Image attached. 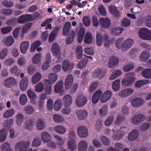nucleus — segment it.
Returning <instances> with one entry per match:
<instances>
[{
    "label": "nucleus",
    "mask_w": 151,
    "mask_h": 151,
    "mask_svg": "<svg viewBox=\"0 0 151 151\" xmlns=\"http://www.w3.org/2000/svg\"><path fill=\"white\" fill-rule=\"evenodd\" d=\"M134 75V72L129 73L126 74V77L122 80V85L124 86L127 87L131 85L135 81Z\"/></svg>",
    "instance_id": "1"
},
{
    "label": "nucleus",
    "mask_w": 151,
    "mask_h": 151,
    "mask_svg": "<svg viewBox=\"0 0 151 151\" xmlns=\"http://www.w3.org/2000/svg\"><path fill=\"white\" fill-rule=\"evenodd\" d=\"M30 142L29 141H22L17 143L14 149L16 151H26L29 147Z\"/></svg>",
    "instance_id": "2"
},
{
    "label": "nucleus",
    "mask_w": 151,
    "mask_h": 151,
    "mask_svg": "<svg viewBox=\"0 0 151 151\" xmlns=\"http://www.w3.org/2000/svg\"><path fill=\"white\" fill-rule=\"evenodd\" d=\"M139 36L142 39L146 40H151V32L148 29L143 28L139 31Z\"/></svg>",
    "instance_id": "3"
},
{
    "label": "nucleus",
    "mask_w": 151,
    "mask_h": 151,
    "mask_svg": "<svg viewBox=\"0 0 151 151\" xmlns=\"http://www.w3.org/2000/svg\"><path fill=\"white\" fill-rule=\"evenodd\" d=\"M52 55L55 56L59 61L61 60V52L60 47L56 42H55L52 45L51 48Z\"/></svg>",
    "instance_id": "4"
},
{
    "label": "nucleus",
    "mask_w": 151,
    "mask_h": 151,
    "mask_svg": "<svg viewBox=\"0 0 151 151\" xmlns=\"http://www.w3.org/2000/svg\"><path fill=\"white\" fill-rule=\"evenodd\" d=\"M146 118L145 115L143 114H137L132 117L131 119V122L136 125H138L144 121Z\"/></svg>",
    "instance_id": "5"
},
{
    "label": "nucleus",
    "mask_w": 151,
    "mask_h": 151,
    "mask_svg": "<svg viewBox=\"0 0 151 151\" xmlns=\"http://www.w3.org/2000/svg\"><path fill=\"white\" fill-rule=\"evenodd\" d=\"M47 79H45L44 80V83L45 86L52 84L54 83L58 79V75L55 73H51L48 75Z\"/></svg>",
    "instance_id": "6"
},
{
    "label": "nucleus",
    "mask_w": 151,
    "mask_h": 151,
    "mask_svg": "<svg viewBox=\"0 0 151 151\" xmlns=\"http://www.w3.org/2000/svg\"><path fill=\"white\" fill-rule=\"evenodd\" d=\"M87 102L86 97L83 95H80L77 98L75 102L76 106L79 107H81L86 105Z\"/></svg>",
    "instance_id": "7"
},
{
    "label": "nucleus",
    "mask_w": 151,
    "mask_h": 151,
    "mask_svg": "<svg viewBox=\"0 0 151 151\" xmlns=\"http://www.w3.org/2000/svg\"><path fill=\"white\" fill-rule=\"evenodd\" d=\"M77 133L78 135L81 138H85L88 135V130L84 126H80L78 128Z\"/></svg>",
    "instance_id": "8"
},
{
    "label": "nucleus",
    "mask_w": 151,
    "mask_h": 151,
    "mask_svg": "<svg viewBox=\"0 0 151 151\" xmlns=\"http://www.w3.org/2000/svg\"><path fill=\"white\" fill-rule=\"evenodd\" d=\"M134 92V90L131 88H127L120 91L118 95L120 97L126 98L131 95Z\"/></svg>",
    "instance_id": "9"
},
{
    "label": "nucleus",
    "mask_w": 151,
    "mask_h": 151,
    "mask_svg": "<svg viewBox=\"0 0 151 151\" xmlns=\"http://www.w3.org/2000/svg\"><path fill=\"white\" fill-rule=\"evenodd\" d=\"M112 131L113 132L112 138L114 140L116 141H118L121 139L124 134V132L121 130L114 131L112 129Z\"/></svg>",
    "instance_id": "10"
},
{
    "label": "nucleus",
    "mask_w": 151,
    "mask_h": 151,
    "mask_svg": "<svg viewBox=\"0 0 151 151\" xmlns=\"http://www.w3.org/2000/svg\"><path fill=\"white\" fill-rule=\"evenodd\" d=\"M112 92L111 91L108 90L105 91L102 94L101 99V102L105 103L109 101L111 98Z\"/></svg>",
    "instance_id": "11"
},
{
    "label": "nucleus",
    "mask_w": 151,
    "mask_h": 151,
    "mask_svg": "<svg viewBox=\"0 0 151 151\" xmlns=\"http://www.w3.org/2000/svg\"><path fill=\"white\" fill-rule=\"evenodd\" d=\"M76 114L78 119L83 120L87 118L88 113L85 110L80 109L76 111Z\"/></svg>",
    "instance_id": "12"
},
{
    "label": "nucleus",
    "mask_w": 151,
    "mask_h": 151,
    "mask_svg": "<svg viewBox=\"0 0 151 151\" xmlns=\"http://www.w3.org/2000/svg\"><path fill=\"white\" fill-rule=\"evenodd\" d=\"M73 67V64L68 60H64L63 63L62 68L64 71H68L71 70Z\"/></svg>",
    "instance_id": "13"
},
{
    "label": "nucleus",
    "mask_w": 151,
    "mask_h": 151,
    "mask_svg": "<svg viewBox=\"0 0 151 151\" xmlns=\"http://www.w3.org/2000/svg\"><path fill=\"white\" fill-rule=\"evenodd\" d=\"M100 24L103 28L106 29L108 28L110 25L111 22L110 19L107 17H101L100 18Z\"/></svg>",
    "instance_id": "14"
},
{
    "label": "nucleus",
    "mask_w": 151,
    "mask_h": 151,
    "mask_svg": "<svg viewBox=\"0 0 151 151\" xmlns=\"http://www.w3.org/2000/svg\"><path fill=\"white\" fill-rule=\"evenodd\" d=\"M134 43L133 40L131 38H128L124 41L122 50L125 51L129 49Z\"/></svg>",
    "instance_id": "15"
},
{
    "label": "nucleus",
    "mask_w": 151,
    "mask_h": 151,
    "mask_svg": "<svg viewBox=\"0 0 151 151\" xmlns=\"http://www.w3.org/2000/svg\"><path fill=\"white\" fill-rule=\"evenodd\" d=\"M62 101L64 106H69L72 104L73 99L71 95L67 94L63 97Z\"/></svg>",
    "instance_id": "16"
},
{
    "label": "nucleus",
    "mask_w": 151,
    "mask_h": 151,
    "mask_svg": "<svg viewBox=\"0 0 151 151\" xmlns=\"http://www.w3.org/2000/svg\"><path fill=\"white\" fill-rule=\"evenodd\" d=\"M144 103V100L140 98H137L131 101V104L133 106L137 107L142 105Z\"/></svg>",
    "instance_id": "17"
},
{
    "label": "nucleus",
    "mask_w": 151,
    "mask_h": 151,
    "mask_svg": "<svg viewBox=\"0 0 151 151\" xmlns=\"http://www.w3.org/2000/svg\"><path fill=\"white\" fill-rule=\"evenodd\" d=\"M119 63V60L116 57L113 56L111 57L108 62V66L109 68H113L116 66Z\"/></svg>",
    "instance_id": "18"
},
{
    "label": "nucleus",
    "mask_w": 151,
    "mask_h": 151,
    "mask_svg": "<svg viewBox=\"0 0 151 151\" xmlns=\"http://www.w3.org/2000/svg\"><path fill=\"white\" fill-rule=\"evenodd\" d=\"M73 81V78L72 75H68L65 79V85L66 89H69L72 86Z\"/></svg>",
    "instance_id": "19"
},
{
    "label": "nucleus",
    "mask_w": 151,
    "mask_h": 151,
    "mask_svg": "<svg viewBox=\"0 0 151 151\" xmlns=\"http://www.w3.org/2000/svg\"><path fill=\"white\" fill-rule=\"evenodd\" d=\"M139 135V132L137 130H133L129 134L128 139L129 141H134L138 138Z\"/></svg>",
    "instance_id": "20"
},
{
    "label": "nucleus",
    "mask_w": 151,
    "mask_h": 151,
    "mask_svg": "<svg viewBox=\"0 0 151 151\" xmlns=\"http://www.w3.org/2000/svg\"><path fill=\"white\" fill-rule=\"evenodd\" d=\"M29 43L27 41L22 42L20 45V49L21 52L25 54L29 47Z\"/></svg>",
    "instance_id": "21"
},
{
    "label": "nucleus",
    "mask_w": 151,
    "mask_h": 151,
    "mask_svg": "<svg viewBox=\"0 0 151 151\" xmlns=\"http://www.w3.org/2000/svg\"><path fill=\"white\" fill-rule=\"evenodd\" d=\"M105 73L100 68L95 70L93 74V76L95 78H98L100 79L103 78L105 76Z\"/></svg>",
    "instance_id": "22"
},
{
    "label": "nucleus",
    "mask_w": 151,
    "mask_h": 151,
    "mask_svg": "<svg viewBox=\"0 0 151 151\" xmlns=\"http://www.w3.org/2000/svg\"><path fill=\"white\" fill-rule=\"evenodd\" d=\"M42 56V55L41 53L36 54L32 59V63L34 64L40 65L41 64Z\"/></svg>",
    "instance_id": "23"
},
{
    "label": "nucleus",
    "mask_w": 151,
    "mask_h": 151,
    "mask_svg": "<svg viewBox=\"0 0 151 151\" xmlns=\"http://www.w3.org/2000/svg\"><path fill=\"white\" fill-rule=\"evenodd\" d=\"M150 52L148 51H143L139 56L140 60L145 62L147 61L150 58Z\"/></svg>",
    "instance_id": "24"
},
{
    "label": "nucleus",
    "mask_w": 151,
    "mask_h": 151,
    "mask_svg": "<svg viewBox=\"0 0 151 151\" xmlns=\"http://www.w3.org/2000/svg\"><path fill=\"white\" fill-rule=\"evenodd\" d=\"M28 85V79L25 77L22 79L20 83V88L22 91H25L27 89Z\"/></svg>",
    "instance_id": "25"
},
{
    "label": "nucleus",
    "mask_w": 151,
    "mask_h": 151,
    "mask_svg": "<svg viewBox=\"0 0 151 151\" xmlns=\"http://www.w3.org/2000/svg\"><path fill=\"white\" fill-rule=\"evenodd\" d=\"M102 94V92L101 90H98L96 91L93 94L92 98V102L94 104L98 102L100 99L101 96Z\"/></svg>",
    "instance_id": "26"
},
{
    "label": "nucleus",
    "mask_w": 151,
    "mask_h": 151,
    "mask_svg": "<svg viewBox=\"0 0 151 151\" xmlns=\"http://www.w3.org/2000/svg\"><path fill=\"white\" fill-rule=\"evenodd\" d=\"M16 80L13 77H9L6 79L4 81V85L6 87H11L15 85Z\"/></svg>",
    "instance_id": "27"
},
{
    "label": "nucleus",
    "mask_w": 151,
    "mask_h": 151,
    "mask_svg": "<svg viewBox=\"0 0 151 151\" xmlns=\"http://www.w3.org/2000/svg\"><path fill=\"white\" fill-rule=\"evenodd\" d=\"M41 139L42 142L47 143L50 141L51 139V137L50 134L46 132H44L41 134Z\"/></svg>",
    "instance_id": "28"
},
{
    "label": "nucleus",
    "mask_w": 151,
    "mask_h": 151,
    "mask_svg": "<svg viewBox=\"0 0 151 151\" xmlns=\"http://www.w3.org/2000/svg\"><path fill=\"white\" fill-rule=\"evenodd\" d=\"M29 14L23 15L20 16L17 19V22L20 24H24L27 21H30Z\"/></svg>",
    "instance_id": "29"
},
{
    "label": "nucleus",
    "mask_w": 151,
    "mask_h": 151,
    "mask_svg": "<svg viewBox=\"0 0 151 151\" xmlns=\"http://www.w3.org/2000/svg\"><path fill=\"white\" fill-rule=\"evenodd\" d=\"M88 144L85 140L80 141L78 145V151H86L88 147Z\"/></svg>",
    "instance_id": "30"
},
{
    "label": "nucleus",
    "mask_w": 151,
    "mask_h": 151,
    "mask_svg": "<svg viewBox=\"0 0 151 151\" xmlns=\"http://www.w3.org/2000/svg\"><path fill=\"white\" fill-rule=\"evenodd\" d=\"M59 29V28L58 27H56L50 33L48 38V40L50 42H52L55 40Z\"/></svg>",
    "instance_id": "31"
},
{
    "label": "nucleus",
    "mask_w": 151,
    "mask_h": 151,
    "mask_svg": "<svg viewBox=\"0 0 151 151\" xmlns=\"http://www.w3.org/2000/svg\"><path fill=\"white\" fill-rule=\"evenodd\" d=\"M14 42L13 37L11 36L4 38L3 40V42L5 45L8 47L11 46Z\"/></svg>",
    "instance_id": "32"
},
{
    "label": "nucleus",
    "mask_w": 151,
    "mask_h": 151,
    "mask_svg": "<svg viewBox=\"0 0 151 151\" xmlns=\"http://www.w3.org/2000/svg\"><path fill=\"white\" fill-rule=\"evenodd\" d=\"M27 94L30 99L33 101L32 103L33 104H36V102L34 101L36 99V96L35 92L31 89H29L27 90Z\"/></svg>",
    "instance_id": "33"
},
{
    "label": "nucleus",
    "mask_w": 151,
    "mask_h": 151,
    "mask_svg": "<svg viewBox=\"0 0 151 151\" xmlns=\"http://www.w3.org/2000/svg\"><path fill=\"white\" fill-rule=\"evenodd\" d=\"M109 10L110 13L114 16L116 17L120 16L119 12L114 6H109Z\"/></svg>",
    "instance_id": "34"
},
{
    "label": "nucleus",
    "mask_w": 151,
    "mask_h": 151,
    "mask_svg": "<svg viewBox=\"0 0 151 151\" xmlns=\"http://www.w3.org/2000/svg\"><path fill=\"white\" fill-rule=\"evenodd\" d=\"M54 130L58 134H63L65 132L66 129L62 125H58L55 127Z\"/></svg>",
    "instance_id": "35"
},
{
    "label": "nucleus",
    "mask_w": 151,
    "mask_h": 151,
    "mask_svg": "<svg viewBox=\"0 0 151 151\" xmlns=\"http://www.w3.org/2000/svg\"><path fill=\"white\" fill-rule=\"evenodd\" d=\"M122 74V72L119 69L115 70L112 72L109 77V79L110 80H113L120 76Z\"/></svg>",
    "instance_id": "36"
},
{
    "label": "nucleus",
    "mask_w": 151,
    "mask_h": 151,
    "mask_svg": "<svg viewBox=\"0 0 151 151\" xmlns=\"http://www.w3.org/2000/svg\"><path fill=\"white\" fill-rule=\"evenodd\" d=\"M63 83L62 81L58 82L54 87V91L56 93H60L63 91Z\"/></svg>",
    "instance_id": "37"
},
{
    "label": "nucleus",
    "mask_w": 151,
    "mask_h": 151,
    "mask_svg": "<svg viewBox=\"0 0 151 151\" xmlns=\"http://www.w3.org/2000/svg\"><path fill=\"white\" fill-rule=\"evenodd\" d=\"M96 41L97 45L99 46H101L104 42L103 35L102 36L100 32H97L96 34Z\"/></svg>",
    "instance_id": "38"
},
{
    "label": "nucleus",
    "mask_w": 151,
    "mask_h": 151,
    "mask_svg": "<svg viewBox=\"0 0 151 151\" xmlns=\"http://www.w3.org/2000/svg\"><path fill=\"white\" fill-rule=\"evenodd\" d=\"M76 140H68V148L71 151L75 150L77 147Z\"/></svg>",
    "instance_id": "39"
},
{
    "label": "nucleus",
    "mask_w": 151,
    "mask_h": 151,
    "mask_svg": "<svg viewBox=\"0 0 151 151\" xmlns=\"http://www.w3.org/2000/svg\"><path fill=\"white\" fill-rule=\"evenodd\" d=\"M93 39L91 33L88 32L85 34L84 41L86 43L90 44L92 42Z\"/></svg>",
    "instance_id": "40"
},
{
    "label": "nucleus",
    "mask_w": 151,
    "mask_h": 151,
    "mask_svg": "<svg viewBox=\"0 0 151 151\" xmlns=\"http://www.w3.org/2000/svg\"><path fill=\"white\" fill-rule=\"evenodd\" d=\"M53 20V19L51 18H49L46 19L44 22H43L41 24L42 27H44L46 26L45 29H52V25L50 23Z\"/></svg>",
    "instance_id": "41"
},
{
    "label": "nucleus",
    "mask_w": 151,
    "mask_h": 151,
    "mask_svg": "<svg viewBox=\"0 0 151 151\" xmlns=\"http://www.w3.org/2000/svg\"><path fill=\"white\" fill-rule=\"evenodd\" d=\"M53 119L56 123H62L65 121V119L63 116L58 114H54L53 116Z\"/></svg>",
    "instance_id": "42"
},
{
    "label": "nucleus",
    "mask_w": 151,
    "mask_h": 151,
    "mask_svg": "<svg viewBox=\"0 0 151 151\" xmlns=\"http://www.w3.org/2000/svg\"><path fill=\"white\" fill-rule=\"evenodd\" d=\"M108 107L105 105L103 106L100 109L99 111V113L100 115L101 116H104L108 114Z\"/></svg>",
    "instance_id": "43"
},
{
    "label": "nucleus",
    "mask_w": 151,
    "mask_h": 151,
    "mask_svg": "<svg viewBox=\"0 0 151 151\" xmlns=\"http://www.w3.org/2000/svg\"><path fill=\"white\" fill-rule=\"evenodd\" d=\"M41 78V74L39 73H35L32 78V84H35L38 82Z\"/></svg>",
    "instance_id": "44"
},
{
    "label": "nucleus",
    "mask_w": 151,
    "mask_h": 151,
    "mask_svg": "<svg viewBox=\"0 0 151 151\" xmlns=\"http://www.w3.org/2000/svg\"><path fill=\"white\" fill-rule=\"evenodd\" d=\"M54 137L57 140V143L58 145L61 146L64 144L65 141V138L57 134L54 135Z\"/></svg>",
    "instance_id": "45"
},
{
    "label": "nucleus",
    "mask_w": 151,
    "mask_h": 151,
    "mask_svg": "<svg viewBox=\"0 0 151 151\" xmlns=\"http://www.w3.org/2000/svg\"><path fill=\"white\" fill-rule=\"evenodd\" d=\"M7 132L4 129H2L0 130V142L5 141L7 137Z\"/></svg>",
    "instance_id": "46"
},
{
    "label": "nucleus",
    "mask_w": 151,
    "mask_h": 151,
    "mask_svg": "<svg viewBox=\"0 0 151 151\" xmlns=\"http://www.w3.org/2000/svg\"><path fill=\"white\" fill-rule=\"evenodd\" d=\"M123 30V28L121 27H115L112 28L111 30L112 34L115 35H118L121 34Z\"/></svg>",
    "instance_id": "47"
},
{
    "label": "nucleus",
    "mask_w": 151,
    "mask_h": 151,
    "mask_svg": "<svg viewBox=\"0 0 151 151\" xmlns=\"http://www.w3.org/2000/svg\"><path fill=\"white\" fill-rule=\"evenodd\" d=\"M24 120V115L21 114H17L16 118V122L18 126L21 125Z\"/></svg>",
    "instance_id": "48"
},
{
    "label": "nucleus",
    "mask_w": 151,
    "mask_h": 151,
    "mask_svg": "<svg viewBox=\"0 0 151 151\" xmlns=\"http://www.w3.org/2000/svg\"><path fill=\"white\" fill-rule=\"evenodd\" d=\"M15 114L14 110L11 109L7 110L5 111L3 114V116L4 118H6L12 116Z\"/></svg>",
    "instance_id": "49"
},
{
    "label": "nucleus",
    "mask_w": 151,
    "mask_h": 151,
    "mask_svg": "<svg viewBox=\"0 0 151 151\" xmlns=\"http://www.w3.org/2000/svg\"><path fill=\"white\" fill-rule=\"evenodd\" d=\"M112 88L114 91H119L120 89V81L119 80H116L113 82Z\"/></svg>",
    "instance_id": "50"
},
{
    "label": "nucleus",
    "mask_w": 151,
    "mask_h": 151,
    "mask_svg": "<svg viewBox=\"0 0 151 151\" xmlns=\"http://www.w3.org/2000/svg\"><path fill=\"white\" fill-rule=\"evenodd\" d=\"M1 151H12L10 144L8 142L4 143L1 147Z\"/></svg>",
    "instance_id": "51"
},
{
    "label": "nucleus",
    "mask_w": 151,
    "mask_h": 151,
    "mask_svg": "<svg viewBox=\"0 0 151 151\" xmlns=\"http://www.w3.org/2000/svg\"><path fill=\"white\" fill-rule=\"evenodd\" d=\"M11 73L15 76H18L20 72V70L16 65L13 66L10 69Z\"/></svg>",
    "instance_id": "52"
},
{
    "label": "nucleus",
    "mask_w": 151,
    "mask_h": 151,
    "mask_svg": "<svg viewBox=\"0 0 151 151\" xmlns=\"http://www.w3.org/2000/svg\"><path fill=\"white\" fill-rule=\"evenodd\" d=\"M125 118L123 116L119 114L117 116L115 120V124L117 125H119L122 123L124 120Z\"/></svg>",
    "instance_id": "53"
},
{
    "label": "nucleus",
    "mask_w": 151,
    "mask_h": 151,
    "mask_svg": "<svg viewBox=\"0 0 151 151\" xmlns=\"http://www.w3.org/2000/svg\"><path fill=\"white\" fill-rule=\"evenodd\" d=\"M84 32L85 30L83 28L80 29L78 34V41L79 42H81L83 40Z\"/></svg>",
    "instance_id": "54"
},
{
    "label": "nucleus",
    "mask_w": 151,
    "mask_h": 151,
    "mask_svg": "<svg viewBox=\"0 0 151 151\" xmlns=\"http://www.w3.org/2000/svg\"><path fill=\"white\" fill-rule=\"evenodd\" d=\"M71 27V24L69 22L65 23L63 29V36L67 35Z\"/></svg>",
    "instance_id": "55"
},
{
    "label": "nucleus",
    "mask_w": 151,
    "mask_h": 151,
    "mask_svg": "<svg viewBox=\"0 0 151 151\" xmlns=\"http://www.w3.org/2000/svg\"><path fill=\"white\" fill-rule=\"evenodd\" d=\"M83 53V49L81 46H78L76 50V54L77 58L79 59L82 57Z\"/></svg>",
    "instance_id": "56"
},
{
    "label": "nucleus",
    "mask_w": 151,
    "mask_h": 151,
    "mask_svg": "<svg viewBox=\"0 0 151 151\" xmlns=\"http://www.w3.org/2000/svg\"><path fill=\"white\" fill-rule=\"evenodd\" d=\"M28 99L26 95L23 94H22L20 97L19 103L22 105H25Z\"/></svg>",
    "instance_id": "57"
},
{
    "label": "nucleus",
    "mask_w": 151,
    "mask_h": 151,
    "mask_svg": "<svg viewBox=\"0 0 151 151\" xmlns=\"http://www.w3.org/2000/svg\"><path fill=\"white\" fill-rule=\"evenodd\" d=\"M32 25L31 23H28L25 24L22 29V32L27 33L31 28Z\"/></svg>",
    "instance_id": "58"
},
{
    "label": "nucleus",
    "mask_w": 151,
    "mask_h": 151,
    "mask_svg": "<svg viewBox=\"0 0 151 151\" xmlns=\"http://www.w3.org/2000/svg\"><path fill=\"white\" fill-rule=\"evenodd\" d=\"M61 101L58 99L56 101L54 104V109L55 111H58L60 109L62 106Z\"/></svg>",
    "instance_id": "59"
},
{
    "label": "nucleus",
    "mask_w": 151,
    "mask_h": 151,
    "mask_svg": "<svg viewBox=\"0 0 151 151\" xmlns=\"http://www.w3.org/2000/svg\"><path fill=\"white\" fill-rule=\"evenodd\" d=\"M36 127L39 130H42L45 127V123L42 119L38 120L36 123Z\"/></svg>",
    "instance_id": "60"
},
{
    "label": "nucleus",
    "mask_w": 151,
    "mask_h": 151,
    "mask_svg": "<svg viewBox=\"0 0 151 151\" xmlns=\"http://www.w3.org/2000/svg\"><path fill=\"white\" fill-rule=\"evenodd\" d=\"M61 111V113L64 115H67L70 114L72 112V109L69 106H64Z\"/></svg>",
    "instance_id": "61"
},
{
    "label": "nucleus",
    "mask_w": 151,
    "mask_h": 151,
    "mask_svg": "<svg viewBox=\"0 0 151 151\" xmlns=\"http://www.w3.org/2000/svg\"><path fill=\"white\" fill-rule=\"evenodd\" d=\"M151 73V69H146L142 72V74L144 78H151V75L150 74Z\"/></svg>",
    "instance_id": "62"
},
{
    "label": "nucleus",
    "mask_w": 151,
    "mask_h": 151,
    "mask_svg": "<svg viewBox=\"0 0 151 151\" xmlns=\"http://www.w3.org/2000/svg\"><path fill=\"white\" fill-rule=\"evenodd\" d=\"M41 42L39 41H37L34 42L30 48L31 52H34L36 49L41 45Z\"/></svg>",
    "instance_id": "63"
},
{
    "label": "nucleus",
    "mask_w": 151,
    "mask_h": 151,
    "mask_svg": "<svg viewBox=\"0 0 151 151\" xmlns=\"http://www.w3.org/2000/svg\"><path fill=\"white\" fill-rule=\"evenodd\" d=\"M87 61L88 60L86 58H83L80 62L78 64L77 67L80 68H83L87 64Z\"/></svg>",
    "instance_id": "64"
}]
</instances>
